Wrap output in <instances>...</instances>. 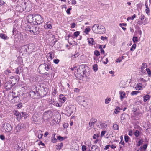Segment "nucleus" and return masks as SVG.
I'll return each mask as SVG.
<instances>
[{
	"mask_svg": "<svg viewBox=\"0 0 151 151\" xmlns=\"http://www.w3.org/2000/svg\"><path fill=\"white\" fill-rule=\"evenodd\" d=\"M89 71L90 69L88 66L81 65L75 71L74 73L77 78L81 79H83V78H86L89 75Z\"/></svg>",
	"mask_w": 151,
	"mask_h": 151,
	"instance_id": "1",
	"label": "nucleus"
},
{
	"mask_svg": "<svg viewBox=\"0 0 151 151\" xmlns=\"http://www.w3.org/2000/svg\"><path fill=\"white\" fill-rule=\"evenodd\" d=\"M18 2L22 6L24 11L29 12L32 9V3L28 0H18Z\"/></svg>",
	"mask_w": 151,
	"mask_h": 151,
	"instance_id": "2",
	"label": "nucleus"
},
{
	"mask_svg": "<svg viewBox=\"0 0 151 151\" xmlns=\"http://www.w3.org/2000/svg\"><path fill=\"white\" fill-rule=\"evenodd\" d=\"M39 28L38 27L33 24L30 25H27L25 27V30L27 31H29L30 33L33 35H36L38 33Z\"/></svg>",
	"mask_w": 151,
	"mask_h": 151,
	"instance_id": "3",
	"label": "nucleus"
},
{
	"mask_svg": "<svg viewBox=\"0 0 151 151\" xmlns=\"http://www.w3.org/2000/svg\"><path fill=\"white\" fill-rule=\"evenodd\" d=\"M34 20L33 24L38 25L44 22L42 17L38 14H34Z\"/></svg>",
	"mask_w": 151,
	"mask_h": 151,
	"instance_id": "4",
	"label": "nucleus"
},
{
	"mask_svg": "<svg viewBox=\"0 0 151 151\" xmlns=\"http://www.w3.org/2000/svg\"><path fill=\"white\" fill-rule=\"evenodd\" d=\"M96 25V29L95 28V33L101 34L103 33L105 30V28L104 26L99 24L98 25L95 24Z\"/></svg>",
	"mask_w": 151,
	"mask_h": 151,
	"instance_id": "5",
	"label": "nucleus"
},
{
	"mask_svg": "<svg viewBox=\"0 0 151 151\" xmlns=\"http://www.w3.org/2000/svg\"><path fill=\"white\" fill-rule=\"evenodd\" d=\"M51 68L50 65L46 63L40 65L39 66V69L41 71L46 70L48 71Z\"/></svg>",
	"mask_w": 151,
	"mask_h": 151,
	"instance_id": "6",
	"label": "nucleus"
},
{
	"mask_svg": "<svg viewBox=\"0 0 151 151\" xmlns=\"http://www.w3.org/2000/svg\"><path fill=\"white\" fill-rule=\"evenodd\" d=\"M2 127L3 128L4 132H10L12 129L10 124L8 123L5 122L2 125Z\"/></svg>",
	"mask_w": 151,
	"mask_h": 151,
	"instance_id": "7",
	"label": "nucleus"
},
{
	"mask_svg": "<svg viewBox=\"0 0 151 151\" xmlns=\"http://www.w3.org/2000/svg\"><path fill=\"white\" fill-rule=\"evenodd\" d=\"M79 104L85 107L87 104L85 102V100L84 99L83 96H79L78 97L77 99Z\"/></svg>",
	"mask_w": 151,
	"mask_h": 151,
	"instance_id": "8",
	"label": "nucleus"
},
{
	"mask_svg": "<svg viewBox=\"0 0 151 151\" xmlns=\"http://www.w3.org/2000/svg\"><path fill=\"white\" fill-rule=\"evenodd\" d=\"M74 109V107L73 106L67 108L65 114L68 116H70L72 114Z\"/></svg>",
	"mask_w": 151,
	"mask_h": 151,
	"instance_id": "9",
	"label": "nucleus"
},
{
	"mask_svg": "<svg viewBox=\"0 0 151 151\" xmlns=\"http://www.w3.org/2000/svg\"><path fill=\"white\" fill-rule=\"evenodd\" d=\"M26 19L28 23H31L32 22L33 23V22H34V14L29 15L26 17Z\"/></svg>",
	"mask_w": 151,
	"mask_h": 151,
	"instance_id": "10",
	"label": "nucleus"
},
{
	"mask_svg": "<svg viewBox=\"0 0 151 151\" xmlns=\"http://www.w3.org/2000/svg\"><path fill=\"white\" fill-rule=\"evenodd\" d=\"M10 78L11 80L9 82L13 86L15 85L19 81L18 78H16L13 76H11Z\"/></svg>",
	"mask_w": 151,
	"mask_h": 151,
	"instance_id": "11",
	"label": "nucleus"
},
{
	"mask_svg": "<svg viewBox=\"0 0 151 151\" xmlns=\"http://www.w3.org/2000/svg\"><path fill=\"white\" fill-rule=\"evenodd\" d=\"M28 49L27 50H29V52H32L34 50L35 45H34L32 43H30L28 44Z\"/></svg>",
	"mask_w": 151,
	"mask_h": 151,
	"instance_id": "12",
	"label": "nucleus"
},
{
	"mask_svg": "<svg viewBox=\"0 0 151 151\" xmlns=\"http://www.w3.org/2000/svg\"><path fill=\"white\" fill-rule=\"evenodd\" d=\"M14 114L16 116V118L17 120H20L22 118V112L19 113L17 111H15Z\"/></svg>",
	"mask_w": 151,
	"mask_h": 151,
	"instance_id": "13",
	"label": "nucleus"
},
{
	"mask_svg": "<svg viewBox=\"0 0 151 151\" xmlns=\"http://www.w3.org/2000/svg\"><path fill=\"white\" fill-rule=\"evenodd\" d=\"M59 101L62 103H63L67 100V99L64 96L63 94H61L59 95Z\"/></svg>",
	"mask_w": 151,
	"mask_h": 151,
	"instance_id": "14",
	"label": "nucleus"
},
{
	"mask_svg": "<svg viewBox=\"0 0 151 151\" xmlns=\"http://www.w3.org/2000/svg\"><path fill=\"white\" fill-rule=\"evenodd\" d=\"M15 9L16 11L19 12H22L24 10V9H23L22 6L19 4L18 5L16 6Z\"/></svg>",
	"mask_w": 151,
	"mask_h": 151,
	"instance_id": "15",
	"label": "nucleus"
},
{
	"mask_svg": "<svg viewBox=\"0 0 151 151\" xmlns=\"http://www.w3.org/2000/svg\"><path fill=\"white\" fill-rule=\"evenodd\" d=\"M20 100V98L17 96H14L12 103H17L19 102Z\"/></svg>",
	"mask_w": 151,
	"mask_h": 151,
	"instance_id": "16",
	"label": "nucleus"
},
{
	"mask_svg": "<svg viewBox=\"0 0 151 151\" xmlns=\"http://www.w3.org/2000/svg\"><path fill=\"white\" fill-rule=\"evenodd\" d=\"M7 90H10L13 86L12 85L10 82H6L4 84Z\"/></svg>",
	"mask_w": 151,
	"mask_h": 151,
	"instance_id": "17",
	"label": "nucleus"
},
{
	"mask_svg": "<svg viewBox=\"0 0 151 151\" xmlns=\"http://www.w3.org/2000/svg\"><path fill=\"white\" fill-rule=\"evenodd\" d=\"M50 113H51V112L49 111L44 112L43 114V118H46L48 119L50 118L51 116L50 115Z\"/></svg>",
	"mask_w": 151,
	"mask_h": 151,
	"instance_id": "18",
	"label": "nucleus"
},
{
	"mask_svg": "<svg viewBox=\"0 0 151 151\" xmlns=\"http://www.w3.org/2000/svg\"><path fill=\"white\" fill-rule=\"evenodd\" d=\"M88 42L89 45L92 46L94 45V41L93 38H89L88 39Z\"/></svg>",
	"mask_w": 151,
	"mask_h": 151,
	"instance_id": "19",
	"label": "nucleus"
},
{
	"mask_svg": "<svg viewBox=\"0 0 151 151\" xmlns=\"http://www.w3.org/2000/svg\"><path fill=\"white\" fill-rule=\"evenodd\" d=\"M22 71V67H18L16 70L15 73L17 74H20Z\"/></svg>",
	"mask_w": 151,
	"mask_h": 151,
	"instance_id": "20",
	"label": "nucleus"
},
{
	"mask_svg": "<svg viewBox=\"0 0 151 151\" xmlns=\"http://www.w3.org/2000/svg\"><path fill=\"white\" fill-rule=\"evenodd\" d=\"M14 97V94L13 93H9V94L7 98L8 100L12 102V100L13 99Z\"/></svg>",
	"mask_w": 151,
	"mask_h": 151,
	"instance_id": "21",
	"label": "nucleus"
},
{
	"mask_svg": "<svg viewBox=\"0 0 151 151\" xmlns=\"http://www.w3.org/2000/svg\"><path fill=\"white\" fill-rule=\"evenodd\" d=\"M44 28L46 29H51L52 27L51 23L49 22H47L46 24L44 25Z\"/></svg>",
	"mask_w": 151,
	"mask_h": 151,
	"instance_id": "22",
	"label": "nucleus"
},
{
	"mask_svg": "<svg viewBox=\"0 0 151 151\" xmlns=\"http://www.w3.org/2000/svg\"><path fill=\"white\" fill-rule=\"evenodd\" d=\"M119 93L120 95V97L121 99H122L125 97L126 95L124 91H119Z\"/></svg>",
	"mask_w": 151,
	"mask_h": 151,
	"instance_id": "23",
	"label": "nucleus"
},
{
	"mask_svg": "<svg viewBox=\"0 0 151 151\" xmlns=\"http://www.w3.org/2000/svg\"><path fill=\"white\" fill-rule=\"evenodd\" d=\"M96 124V126L100 128H105V127L104 126V124L101 123L100 122H98L97 124Z\"/></svg>",
	"mask_w": 151,
	"mask_h": 151,
	"instance_id": "24",
	"label": "nucleus"
},
{
	"mask_svg": "<svg viewBox=\"0 0 151 151\" xmlns=\"http://www.w3.org/2000/svg\"><path fill=\"white\" fill-rule=\"evenodd\" d=\"M0 37L4 40H7L9 39V37L7 36L2 33H0Z\"/></svg>",
	"mask_w": 151,
	"mask_h": 151,
	"instance_id": "25",
	"label": "nucleus"
},
{
	"mask_svg": "<svg viewBox=\"0 0 151 151\" xmlns=\"http://www.w3.org/2000/svg\"><path fill=\"white\" fill-rule=\"evenodd\" d=\"M22 128V124H19L17 125L16 127V132H19V130L21 129Z\"/></svg>",
	"mask_w": 151,
	"mask_h": 151,
	"instance_id": "26",
	"label": "nucleus"
},
{
	"mask_svg": "<svg viewBox=\"0 0 151 151\" xmlns=\"http://www.w3.org/2000/svg\"><path fill=\"white\" fill-rule=\"evenodd\" d=\"M30 95H34L36 96H38L40 95L39 93L37 91H36L35 92L32 91L30 92Z\"/></svg>",
	"mask_w": 151,
	"mask_h": 151,
	"instance_id": "27",
	"label": "nucleus"
},
{
	"mask_svg": "<svg viewBox=\"0 0 151 151\" xmlns=\"http://www.w3.org/2000/svg\"><path fill=\"white\" fill-rule=\"evenodd\" d=\"M150 98L148 95H146L143 97V101L144 102H146Z\"/></svg>",
	"mask_w": 151,
	"mask_h": 151,
	"instance_id": "28",
	"label": "nucleus"
},
{
	"mask_svg": "<svg viewBox=\"0 0 151 151\" xmlns=\"http://www.w3.org/2000/svg\"><path fill=\"white\" fill-rule=\"evenodd\" d=\"M26 48H27V46H25V45L21 47V52H27V49H26Z\"/></svg>",
	"mask_w": 151,
	"mask_h": 151,
	"instance_id": "29",
	"label": "nucleus"
},
{
	"mask_svg": "<svg viewBox=\"0 0 151 151\" xmlns=\"http://www.w3.org/2000/svg\"><path fill=\"white\" fill-rule=\"evenodd\" d=\"M22 118L23 117H24V118H26L28 116V114H27L26 112H22Z\"/></svg>",
	"mask_w": 151,
	"mask_h": 151,
	"instance_id": "30",
	"label": "nucleus"
},
{
	"mask_svg": "<svg viewBox=\"0 0 151 151\" xmlns=\"http://www.w3.org/2000/svg\"><path fill=\"white\" fill-rule=\"evenodd\" d=\"M140 132L138 130H136L134 133V134L135 137H138L139 135Z\"/></svg>",
	"mask_w": 151,
	"mask_h": 151,
	"instance_id": "31",
	"label": "nucleus"
},
{
	"mask_svg": "<svg viewBox=\"0 0 151 151\" xmlns=\"http://www.w3.org/2000/svg\"><path fill=\"white\" fill-rule=\"evenodd\" d=\"M120 109H121L119 107L117 106L115 109L114 112L115 113L117 114L119 112V111L118 110Z\"/></svg>",
	"mask_w": 151,
	"mask_h": 151,
	"instance_id": "32",
	"label": "nucleus"
},
{
	"mask_svg": "<svg viewBox=\"0 0 151 151\" xmlns=\"http://www.w3.org/2000/svg\"><path fill=\"white\" fill-rule=\"evenodd\" d=\"M147 64L146 63H143L142 64L141 69L142 70L147 67Z\"/></svg>",
	"mask_w": 151,
	"mask_h": 151,
	"instance_id": "33",
	"label": "nucleus"
},
{
	"mask_svg": "<svg viewBox=\"0 0 151 151\" xmlns=\"http://www.w3.org/2000/svg\"><path fill=\"white\" fill-rule=\"evenodd\" d=\"M113 128L114 130H118L119 126L117 124H115L113 125Z\"/></svg>",
	"mask_w": 151,
	"mask_h": 151,
	"instance_id": "34",
	"label": "nucleus"
},
{
	"mask_svg": "<svg viewBox=\"0 0 151 151\" xmlns=\"http://www.w3.org/2000/svg\"><path fill=\"white\" fill-rule=\"evenodd\" d=\"M16 147H17V146H16ZM15 148L17 149L16 150L17 151H22V150L23 149L22 147L19 146V145H17V147H16Z\"/></svg>",
	"mask_w": 151,
	"mask_h": 151,
	"instance_id": "35",
	"label": "nucleus"
},
{
	"mask_svg": "<svg viewBox=\"0 0 151 151\" xmlns=\"http://www.w3.org/2000/svg\"><path fill=\"white\" fill-rule=\"evenodd\" d=\"M136 44H134L132 46L130 50L131 51H133L136 48Z\"/></svg>",
	"mask_w": 151,
	"mask_h": 151,
	"instance_id": "36",
	"label": "nucleus"
},
{
	"mask_svg": "<svg viewBox=\"0 0 151 151\" xmlns=\"http://www.w3.org/2000/svg\"><path fill=\"white\" fill-rule=\"evenodd\" d=\"M63 144L62 143H61L60 145H56L57 147L56 149H59L60 150L61 149V148L63 147Z\"/></svg>",
	"mask_w": 151,
	"mask_h": 151,
	"instance_id": "37",
	"label": "nucleus"
},
{
	"mask_svg": "<svg viewBox=\"0 0 151 151\" xmlns=\"http://www.w3.org/2000/svg\"><path fill=\"white\" fill-rule=\"evenodd\" d=\"M139 92L137 91H132L131 94L133 96L137 95Z\"/></svg>",
	"mask_w": 151,
	"mask_h": 151,
	"instance_id": "38",
	"label": "nucleus"
},
{
	"mask_svg": "<svg viewBox=\"0 0 151 151\" xmlns=\"http://www.w3.org/2000/svg\"><path fill=\"white\" fill-rule=\"evenodd\" d=\"M132 40L134 42H137L138 41V37H133Z\"/></svg>",
	"mask_w": 151,
	"mask_h": 151,
	"instance_id": "39",
	"label": "nucleus"
},
{
	"mask_svg": "<svg viewBox=\"0 0 151 151\" xmlns=\"http://www.w3.org/2000/svg\"><path fill=\"white\" fill-rule=\"evenodd\" d=\"M51 142L53 143H55L57 142V139L54 137H52L51 138Z\"/></svg>",
	"mask_w": 151,
	"mask_h": 151,
	"instance_id": "40",
	"label": "nucleus"
},
{
	"mask_svg": "<svg viewBox=\"0 0 151 151\" xmlns=\"http://www.w3.org/2000/svg\"><path fill=\"white\" fill-rule=\"evenodd\" d=\"M90 31V29L89 28H86L84 31V32L86 34H88Z\"/></svg>",
	"mask_w": 151,
	"mask_h": 151,
	"instance_id": "41",
	"label": "nucleus"
},
{
	"mask_svg": "<svg viewBox=\"0 0 151 151\" xmlns=\"http://www.w3.org/2000/svg\"><path fill=\"white\" fill-rule=\"evenodd\" d=\"M129 137L127 135H125L124 136L125 141L126 142H127L129 141Z\"/></svg>",
	"mask_w": 151,
	"mask_h": 151,
	"instance_id": "42",
	"label": "nucleus"
},
{
	"mask_svg": "<svg viewBox=\"0 0 151 151\" xmlns=\"http://www.w3.org/2000/svg\"><path fill=\"white\" fill-rule=\"evenodd\" d=\"M139 73L141 75H143L144 74L146 73V71L145 70H144L143 69L142 70L141 69L140 70Z\"/></svg>",
	"mask_w": 151,
	"mask_h": 151,
	"instance_id": "43",
	"label": "nucleus"
},
{
	"mask_svg": "<svg viewBox=\"0 0 151 151\" xmlns=\"http://www.w3.org/2000/svg\"><path fill=\"white\" fill-rule=\"evenodd\" d=\"M80 32L79 31H76L74 33V36L77 37L79 34Z\"/></svg>",
	"mask_w": 151,
	"mask_h": 151,
	"instance_id": "44",
	"label": "nucleus"
},
{
	"mask_svg": "<svg viewBox=\"0 0 151 151\" xmlns=\"http://www.w3.org/2000/svg\"><path fill=\"white\" fill-rule=\"evenodd\" d=\"M143 141H141V140H140L138 142L137 144V146H139L142 143Z\"/></svg>",
	"mask_w": 151,
	"mask_h": 151,
	"instance_id": "45",
	"label": "nucleus"
},
{
	"mask_svg": "<svg viewBox=\"0 0 151 151\" xmlns=\"http://www.w3.org/2000/svg\"><path fill=\"white\" fill-rule=\"evenodd\" d=\"M57 138L60 141H62L63 140V137L60 136H57Z\"/></svg>",
	"mask_w": 151,
	"mask_h": 151,
	"instance_id": "46",
	"label": "nucleus"
},
{
	"mask_svg": "<svg viewBox=\"0 0 151 151\" xmlns=\"http://www.w3.org/2000/svg\"><path fill=\"white\" fill-rule=\"evenodd\" d=\"M126 114H123L122 116V119L121 120V122H123V120H124L125 119V116L126 115Z\"/></svg>",
	"mask_w": 151,
	"mask_h": 151,
	"instance_id": "47",
	"label": "nucleus"
},
{
	"mask_svg": "<svg viewBox=\"0 0 151 151\" xmlns=\"http://www.w3.org/2000/svg\"><path fill=\"white\" fill-rule=\"evenodd\" d=\"M94 121H92L91 122L90 121L89 123V124L91 127H92L93 126V127L94 125Z\"/></svg>",
	"mask_w": 151,
	"mask_h": 151,
	"instance_id": "48",
	"label": "nucleus"
},
{
	"mask_svg": "<svg viewBox=\"0 0 151 151\" xmlns=\"http://www.w3.org/2000/svg\"><path fill=\"white\" fill-rule=\"evenodd\" d=\"M111 99L110 98H108V99H106L105 100V103L106 104H108L109 103V101H110Z\"/></svg>",
	"mask_w": 151,
	"mask_h": 151,
	"instance_id": "49",
	"label": "nucleus"
},
{
	"mask_svg": "<svg viewBox=\"0 0 151 151\" xmlns=\"http://www.w3.org/2000/svg\"><path fill=\"white\" fill-rule=\"evenodd\" d=\"M100 55L99 51L96 50V51H95V55L96 56H98Z\"/></svg>",
	"mask_w": 151,
	"mask_h": 151,
	"instance_id": "50",
	"label": "nucleus"
},
{
	"mask_svg": "<svg viewBox=\"0 0 151 151\" xmlns=\"http://www.w3.org/2000/svg\"><path fill=\"white\" fill-rule=\"evenodd\" d=\"M106 132V131H103L101 132V137H103L104 136Z\"/></svg>",
	"mask_w": 151,
	"mask_h": 151,
	"instance_id": "51",
	"label": "nucleus"
},
{
	"mask_svg": "<svg viewBox=\"0 0 151 151\" xmlns=\"http://www.w3.org/2000/svg\"><path fill=\"white\" fill-rule=\"evenodd\" d=\"M59 61V60L58 59H55L54 60V62L55 64H58Z\"/></svg>",
	"mask_w": 151,
	"mask_h": 151,
	"instance_id": "52",
	"label": "nucleus"
},
{
	"mask_svg": "<svg viewBox=\"0 0 151 151\" xmlns=\"http://www.w3.org/2000/svg\"><path fill=\"white\" fill-rule=\"evenodd\" d=\"M122 60V58H119L116 61V62H120Z\"/></svg>",
	"mask_w": 151,
	"mask_h": 151,
	"instance_id": "53",
	"label": "nucleus"
},
{
	"mask_svg": "<svg viewBox=\"0 0 151 151\" xmlns=\"http://www.w3.org/2000/svg\"><path fill=\"white\" fill-rule=\"evenodd\" d=\"M146 70L147 72L148 75H150L151 74V71H150V70L149 69L147 68L146 69Z\"/></svg>",
	"mask_w": 151,
	"mask_h": 151,
	"instance_id": "54",
	"label": "nucleus"
},
{
	"mask_svg": "<svg viewBox=\"0 0 151 151\" xmlns=\"http://www.w3.org/2000/svg\"><path fill=\"white\" fill-rule=\"evenodd\" d=\"M82 150L83 151H85L86 150V148L85 146L83 145L82 147Z\"/></svg>",
	"mask_w": 151,
	"mask_h": 151,
	"instance_id": "55",
	"label": "nucleus"
},
{
	"mask_svg": "<svg viewBox=\"0 0 151 151\" xmlns=\"http://www.w3.org/2000/svg\"><path fill=\"white\" fill-rule=\"evenodd\" d=\"M71 9V8H70L67 9L66 11L67 13L68 14H70V11Z\"/></svg>",
	"mask_w": 151,
	"mask_h": 151,
	"instance_id": "56",
	"label": "nucleus"
},
{
	"mask_svg": "<svg viewBox=\"0 0 151 151\" xmlns=\"http://www.w3.org/2000/svg\"><path fill=\"white\" fill-rule=\"evenodd\" d=\"M147 147V144H144L142 146V148L144 150H145V149H146Z\"/></svg>",
	"mask_w": 151,
	"mask_h": 151,
	"instance_id": "57",
	"label": "nucleus"
},
{
	"mask_svg": "<svg viewBox=\"0 0 151 151\" xmlns=\"http://www.w3.org/2000/svg\"><path fill=\"white\" fill-rule=\"evenodd\" d=\"M76 25V24L74 23H72L71 24V27L72 28H74L75 27Z\"/></svg>",
	"mask_w": 151,
	"mask_h": 151,
	"instance_id": "58",
	"label": "nucleus"
},
{
	"mask_svg": "<svg viewBox=\"0 0 151 151\" xmlns=\"http://www.w3.org/2000/svg\"><path fill=\"white\" fill-rule=\"evenodd\" d=\"M11 73V71L9 70H6L5 71V73L6 74H8L9 73Z\"/></svg>",
	"mask_w": 151,
	"mask_h": 151,
	"instance_id": "59",
	"label": "nucleus"
},
{
	"mask_svg": "<svg viewBox=\"0 0 151 151\" xmlns=\"http://www.w3.org/2000/svg\"><path fill=\"white\" fill-rule=\"evenodd\" d=\"M0 138L2 140H4L5 139V137L3 135H0Z\"/></svg>",
	"mask_w": 151,
	"mask_h": 151,
	"instance_id": "60",
	"label": "nucleus"
},
{
	"mask_svg": "<svg viewBox=\"0 0 151 151\" xmlns=\"http://www.w3.org/2000/svg\"><path fill=\"white\" fill-rule=\"evenodd\" d=\"M127 25L126 23H120L119 26L121 27L126 26Z\"/></svg>",
	"mask_w": 151,
	"mask_h": 151,
	"instance_id": "61",
	"label": "nucleus"
},
{
	"mask_svg": "<svg viewBox=\"0 0 151 151\" xmlns=\"http://www.w3.org/2000/svg\"><path fill=\"white\" fill-rule=\"evenodd\" d=\"M17 106L19 108H20L22 107V103H19L17 105Z\"/></svg>",
	"mask_w": 151,
	"mask_h": 151,
	"instance_id": "62",
	"label": "nucleus"
},
{
	"mask_svg": "<svg viewBox=\"0 0 151 151\" xmlns=\"http://www.w3.org/2000/svg\"><path fill=\"white\" fill-rule=\"evenodd\" d=\"M4 3V2L1 0H0V6H1Z\"/></svg>",
	"mask_w": 151,
	"mask_h": 151,
	"instance_id": "63",
	"label": "nucleus"
},
{
	"mask_svg": "<svg viewBox=\"0 0 151 151\" xmlns=\"http://www.w3.org/2000/svg\"><path fill=\"white\" fill-rule=\"evenodd\" d=\"M110 146L111 147V148L113 149H114L116 148V146L114 145H110Z\"/></svg>",
	"mask_w": 151,
	"mask_h": 151,
	"instance_id": "64",
	"label": "nucleus"
}]
</instances>
